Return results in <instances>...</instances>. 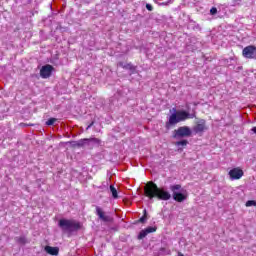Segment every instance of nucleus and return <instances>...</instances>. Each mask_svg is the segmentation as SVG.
Segmentation results:
<instances>
[{
  "label": "nucleus",
  "mask_w": 256,
  "mask_h": 256,
  "mask_svg": "<svg viewBox=\"0 0 256 256\" xmlns=\"http://www.w3.org/2000/svg\"><path fill=\"white\" fill-rule=\"evenodd\" d=\"M146 9H147V11H153V5L146 4Z\"/></svg>",
  "instance_id": "5701e85b"
},
{
  "label": "nucleus",
  "mask_w": 256,
  "mask_h": 256,
  "mask_svg": "<svg viewBox=\"0 0 256 256\" xmlns=\"http://www.w3.org/2000/svg\"><path fill=\"white\" fill-rule=\"evenodd\" d=\"M246 207H256V201L255 200H249L246 202Z\"/></svg>",
  "instance_id": "aec40b11"
},
{
  "label": "nucleus",
  "mask_w": 256,
  "mask_h": 256,
  "mask_svg": "<svg viewBox=\"0 0 256 256\" xmlns=\"http://www.w3.org/2000/svg\"><path fill=\"white\" fill-rule=\"evenodd\" d=\"M148 233L146 232V230H142L140 231L139 235H138V239H145V237H147Z\"/></svg>",
  "instance_id": "f3484780"
},
{
  "label": "nucleus",
  "mask_w": 256,
  "mask_h": 256,
  "mask_svg": "<svg viewBox=\"0 0 256 256\" xmlns=\"http://www.w3.org/2000/svg\"><path fill=\"white\" fill-rule=\"evenodd\" d=\"M243 175V170H241L240 168H234L229 171L231 181L239 180L241 179V177H243Z\"/></svg>",
  "instance_id": "1a4fd4ad"
},
{
  "label": "nucleus",
  "mask_w": 256,
  "mask_h": 256,
  "mask_svg": "<svg viewBox=\"0 0 256 256\" xmlns=\"http://www.w3.org/2000/svg\"><path fill=\"white\" fill-rule=\"evenodd\" d=\"M55 123H57L56 118H50V119H48V121L46 122V125L51 126V125H55Z\"/></svg>",
  "instance_id": "6ab92c4d"
},
{
  "label": "nucleus",
  "mask_w": 256,
  "mask_h": 256,
  "mask_svg": "<svg viewBox=\"0 0 256 256\" xmlns=\"http://www.w3.org/2000/svg\"><path fill=\"white\" fill-rule=\"evenodd\" d=\"M110 192L112 193L113 199H119V194L117 193V188H115V186L110 185Z\"/></svg>",
  "instance_id": "ddd939ff"
},
{
  "label": "nucleus",
  "mask_w": 256,
  "mask_h": 256,
  "mask_svg": "<svg viewBox=\"0 0 256 256\" xmlns=\"http://www.w3.org/2000/svg\"><path fill=\"white\" fill-rule=\"evenodd\" d=\"M145 231H146V233H148V235H149V233H155V231H157V228H156V227H151V226H149V227H147V228L145 229Z\"/></svg>",
  "instance_id": "a211bd4d"
},
{
  "label": "nucleus",
  "mask_w": 256,
  "mask_h": 256,
  "mask_svg": "<svg viewBox=\"0 0 256 256\" xmlns=\"http://www.w3.org/2000/svg\"><path fill=\"white\" fill-rule=\"evenodd\" d=\"M145 221H147V215H143L140 219H139V223H145Z\"/></svg>",
  "instance_id": "412c9836"
},
{
  "label": "nucleus",
  "mask_w": 256,
  "mask_h": 256,
  "mask_svg": "<svg viewBox=\"0 0 256 256\" xmlns=\"http://www.w3.org/2000/svg\"><path fill=\"white\" fill-rule=\"evenodd\" d=\"M210 13H211L212 15H217V9H216L215 7H212V8L210 9Z\"/></svg>",
  "instance_id": "4be33fe9"
},
{
  "label": "nucleus",
  "mask_w": 256,
  "mask_h": 256,
  "mask_svg": "<svg viewBox=\"0 0 256 256\" xmlns=\"http://www.w3.org/2000/svg\"><path fill=\"white\" fill-rule=\"evenodd\" d=\"M170 113H172L169 116L168 122H166V128L169 129L172 125H177V123H181V121H187V119H195V113H189L185 110H178L175 108H172L170 110Z\"/></svg>",
  "instance_id": "f03ea898"
},
{
  "label": "nucleus",
  "mask_w": 256,
  "mask_h": 256,
  "mask_svg": "<svg viewBox=\"0 0 256 256\" xmlns=\"http://www.w3.org/2000/svg\"><path fill=\"white\" fill-rule=\"evenodd\" d=\"M119 65L124 69H129L130 71H132V73L135 72V66H133L132 64L123 65V62H120Z\"/></svg>",
  "instance_id": "4468645a"
},
{
  "label": "nucleus",
  "mask_w": 256,
  "mask_h": 256,
  "mask_svg": "<svg viewBox=\"0 0 256 256\" xmlns=\"http://www.w3.org/2000/svg\"><path fill=\"white\" fill-rule=\"evenodd\" d=\"M91 127H93V122L90 125H88L87 129H91Z\"/></svg>",
  "instance_id": "393cba45"
},
{
  "label": "nucleus",
  "mask_w": 256,
  "mask_h": 256,
  "mask_svg": "<svg viewBox=\"0 0 256 256\" xmlns=\"http://www.w3.org/2000/svg\"><path fill=\"white\" fill-rule=\"evenodd\" d=\"M144 195L150 199H159L160 201H169L171 199V193L169 191L158 188L157 184L150 181L144 187Z\"/></svg>",
  "instance_id": "f257e3e1"
},
{
  "label": "nucleus",
  "mask_w": 256,
  "mask_h": 256,
  "mask_svg": "<svg viewBox=\"0 0 256 256\" xmlns=\"http://www.w3.org/2000/svg\"><path fill=\"white\" fill-rule=\"evenodd\" d=\"M188 144H189V141H187V140H181V141L176 142L177 147H181V146L185 147Z\"/></svg>",
  "instance_id": "2eb2a0df"
},
{
  "label": "nucleus",
  "mask_w": 256,
  "mask_h": 256,
  "mask_svg": "<svg viewBox=\"0 0 256 256\" xmlns=\"http://www.w3.org/2000/svg\"><path fill=\"white\" fill-rule=\"evenodd\" d=\"M191 128L189 126H181L174 130V139H183L185 137H191Z\"/></svg>",
  "instance_id": "39448f33"
},
{
  "label": "nucleus",
  "mask_w": 256,
  "mask_h": 256,
  "mask_svg": "<svg viewBox=\"0 0 256 256\" xmlns=\"http://www.w3.org/2000/svg\"><path fill=\"white\" fill-rule=\"evenodd\" d=\"M58 227H60L63 233H73V231H79V229H81L79 222L69 219H60Z\"/></svg>",
  "instance_id": "7ed1b4c3"
},
{
  "label": "nucleus",
  "mask_w": 256,
  "mask_h": 256,
  "mask_svg": "<svg viewBox=\"0 0 256 256\" xmlns=\"http://www.w3.org/2000/svg\"><path fill=\"white\" fill-rule=\"evenodd\" d=\"M17 241L20 243V245H25V243H27V238H25V236H21L17 238Z\"/></svg>",
  "instance_id": "dca6fc26"
},
{
  "label": "nucleus",
  "mask_w": 256,
  "mask_h": 256,
  "mask_svg": "<svg viewBox=\"0 0 256 256\" xmlns=\"http://www.w3.org/2000/svg\"><path fill=\"white\" fill-rule=\"evenodd\" d=\"M251 131L256 135V126L252 127Z\"/></svg>",
  "instance_id": "b1692460"
},
{
  "label": "nucleus",
  "mask_w": 256,
  "mask_h": 256,
  "mask_svg": "<svg viewBox=\"0 0 256 256\" xmlns=\"http://www.w3.org/2000/svg\"><path fill=\"white\" fill-rule=\"evenodd\" d=\"M96 215L100 219V221H103L104 223H111L113 222V217L107 215L104 211L103 208L96 206Z\"/></svg>",
  "instance_id": "0eeeda50"
},
{
  "label": "nucleus",
  "mask_w": 256,
  "mask_h": 256,
  "mask_svg": "<svg viewBox=\"0 0 256 256\" xmlns=\"http://www.w3.org/2000/svg\"><path fill=\"white\" fill-rule=\"evenodd\" d=\"M170 191H172V197L177 203H183L187 199L184 193H181V184H175L170 186Z\"/></svg>",
  "instance_id": "20e7f679"
},
{
  "label": "nucleus",
  "mask_w": 256,
  "mask_h": 256,
  "mask_svg": "<svg viewBox=\"0 0 256 256\" xmlns=\"http://www.w3.org/2000/svg\"><path fill=\"white\" fill-rule=\"evenodd\" d=\"M90 141H97V139H89V138L80 139L75 143V147H85V145L89 144Z\"/></svg>",
  "instance_id": "9b49d317"
},
{
  "label": "nucleus",
  "mask_w": 256,
  "mask_h": 256,
  "mask_svg": "<svg viewBox=\"0 0 256 256\" xmlns=\"http://www.w3.org/2000/svg\"><path fill=\"white\" fill-rule=\"evenodd\" d=\"M45 251L49 255H59V248L57 247L46 246Z\"/></svg>",
  "instance_id": "f8f14e48"
},
{
  "label": "nucleus",
  "mask_w": 256,
  "mask_h": 256,
  "mask_svg": "<svg viewBox=\"0 0 256 256\" xmlns=\"http://www.w3.org/2000/svg\"><path fill=\"white\" fill-rule=\"evenodd\" d=\"M207 126L205 120L201 119L197 122V124L194 126V132L195 133H203V131H206Z\"/></svg>",
  "instance_id": "9d476101"
},
{
  "label": "nucleus",
  "mask_w": 256,
  "mask_h": 256,
  "mask_svg": "<svg viewBox=\"0 0 256 256\" xmlns=\"http://www.w3.org/2000/svg\"><path fill=\"white\" fill-rule=\"evenodd\" d=\"M242 55L245 59H256V47L253 45L246 46L242 50Z\"/></svg>",
  "instance_id": "423d86ee"
},
{
  "label": "nucleus",
  "mask_w": 256,
  "mask_h": 256,
  "mask_svg": "<svg viewBox=\"0 0 256 256\" xmlns=\"http://www.w3.org/2000/svg\"><path fill=\"white\" fill-rule=\"evenodd\" d=\"M53 69V66L49 64L42 66L40 70V77H42V79H49V77H51V73H53Z\"/></svg>",
  "instance_id": "6e6552de"
}]
</instances>
